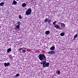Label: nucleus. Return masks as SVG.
I'll return each instance as SVG.
<instances>
[{"label":"nucleus","mask_w":78,"mask_h":78,"mask_svg":"<svg viewBox=\"0 0 78 78\" xmlns=\"http://www.w3.org/2000/svg\"><path fill=\"white\" fill-rule=\"evenodd\" d=\"M38 58L41 61H44V62H42L43 61H42L40 63L41 64H43V68H44L45 67H47L49 66L50 63L49 62H47L46 63V57L44 54H39L38 55Z\"/></svg>","instance_id":"f257e3e1"},{"label":"nucleus","mask_w":78,"mask_h":78,"mask_svg":"<svg viewBox=\"0 0 78 78\" xmlns=\"http://www.w3.org/2000/svg\"><path fill=\"white\" fill-rule=\"evenodd\" d=\"M32 11V10H31V8H29L27 9L26 12V15L27 16H29V15L31 14Z\"/></svg>","instance_id":"f03ea898"},{"label":"nucleus","mask_w":78,"mask_h":78,"mask_svg":"<svg viewBox=\"0 0 78 78\" xmlns=\"http://www.w3.org/2000/svg\"><path fill=\"white\" fill-rule=\"evenodd\" d=\"M49 54H55V51H48L47 52Z\"/></svg>","instance_id":"7ed1b4c3"},{"label":"nucleus","mask_w":78,"mask_h":78,"mask_svg":"<svg viewBox=\"0 0 78 78\" xmlns=\"http://www.w3.org/2000/svg\"><path fill=\"white\" fill-rule=\"evenodd\" d=\"M4 65L5 66V67H6L7 66H9L10 65V63H9V62H8L7 63L5 62L4 63Z\"/></svg>","instance_id":"20e7f679"},{"label":"nucleus","mask_w":78,"mask_h":78,"mask_svg":"<svg viewBox=\"0 0 78 78\" xmlns=\"http://www.w3.org/2000/svg\"><path fill=\"white\" fill-rule=\"evenodd\" d=\"M55 48V45L53 46L51 48H50V50H54Z\"/></svg>","instance_id":"39448f33"},{"label":"nucleus","mask_w":78,"mask_h":78,"mask_svg":"<svg viewBox=\"0 0 78 78\" xmlns=\"http://www.w3.org/2000/svg\"><path fill=\"white\" fill-rule=\"evenodd\" d=\"M17 3V2H16V1H15V0H13V1L12 4V5H16Z\"/></svg>","instance_id":"423d86ee"},{"label":"nucleus","mask_w":78,"mask_h":78,"mask_svg":"<svg viewBox=\"0 0 78 78\" xmlns=\"http://www.w3.org/2000/svg\"><path fill=\"white\" fill-rule=\"evenodd\" d=\"M50 31L49 30H47V31H46V32H45V34L46 35H48L49 34H50Z\"/></svg>","instance_id":"0eeeda50"},{"label":"nucleus","mask_w":78,"mask_h":78,"mask_svg":"<svg viewBox=\"0 0 78 78\" xmlns=\"http://www.w3.org/2000/svg\"><path fill=\"white\" fill-rule=\"evenodd\" d=\"M60 24H61L62 25H61L62 27H63V28H64L65 27H66V26L65 25V24L64 23H61Z\"/></svg>","instance_id":"6e6552de"},{"label":"nucleus","mask_w":78,"mask_h":78,"mask_svg":"<svg viewBox=\"0 0 78 78\" xmlns=\"http://www.w3.org/2000/svg\"><path fill=\"white\" fill-rule=\"evenodd\" d=\"M60 35L61 36H65V33L62 32L60 34Z\"/></svg>","instance_id":"1a4fd4ad"},{"label":"nucleus","mask_w":78,"mask_h":78,"mask_svg":"<svg viewBox=\"0 0 78 78\" xmlns=\"http://www.w3.org/2000/svg\"><path fill=\"white\" fill-rule=\"evenodd\" d=\"M54 27H55V28H60V26H59L58 25H55Z\"/></svg>","instance_id":"9d476101"},{"label":"nucleus","mask_w":78,"mask_h":78,"mask_svg":"<svg viewBox=\"0 0 78 78\" xmlns=\"http://www.w3.org/2000/svg\"><path fill=\"white\" fill-rule=\"evenodd\" d=\"M11 51V48H9L7 49V53H9V52H10V51Z\"/></svg>","instance_id":"9b49d317"},{"label":"nucleus","mask_w":78,"mask_h":78,"mask_svg":"<svg viewBox=\"0 0 78 78\" xmlns=\"http://www.w3.org/2000/svg\"><path fill=\"white\" fill-rule=\"evenodd\" d=\"M3 5H5V3H4V2H1L0 3V5L1 6H3Z\"/></svg>","instance_id":"f8f14e48"},{"label":"nucleus","mask_w":78,"mask_h":78,"mask_svg":"<svg viewBox=\"0 0 78 78\" xmlns=\"http://www.w3.org/2000/svg\"><path fill=\"white\" fill-rule=\"evenodd\" d=\"M27 5V4L25 3H24L22 4V7H25V6Z\"/></svg>","instance_id":"ddd939ff"},{"label":"nucleus","mask_w":78,"mask_h":78,"mask_svg":"<svg viewBox=\"0 0 78 78\" xmlns=\"http://www.w3.org/2000/svg\"><path fill=\"white\" fill-rule=\"evenodd\" d=\"M77 36H78V34L77 33L76 35H75L74 37V39H76V37H77Z\"/></svg>","instance_id":"4468645a"},{"label":"nucleus","mask_w":78,"mask_h":78,"mask_svg":"<svg viewBox=\"0 0 78 78\" xmlns=\"http://www.w3.org/2000/svg\"><path fill=\"white\" fill-rule=\"evenodd\" d=\"M20 23H21L20 22V21H18L17 23H16V24H17L18 25L20 26Z\"/></svg>","instance_id":"2eb2a0df"},{"label":"nucleus","mask_w":78,"mask_h":78,"mask_svg":"<svg viewBox=\"0 0 78 78\" xmlns=\"http://www.w3.org/2000/svg\"><path fill=\"white\" fill-rule=\"evenodd\" d=\"M48 18H46L45 20H44L45 23H46L47 22H48Z\"/></svg>","instance_id":"dca6fc26"},{"label":"nucleus","mask_w":78,"mask_h":78,"mask_svg":"<svg viewBox=\"0 0 78 78\" xmlns=\"http://www.w3.org/2000/svg\"><path fill=\"white\" fill-rule=\"evenodd\" d=\"M21 16L20 15H19V19H22V18H23V17H21Z\"/></svg>","instance_id":"f3484780"},{"label":"nucleus","mask_w":78,"mask_h":78,"mask_svg":"<svg viewBox=\"0 0 78 78\" xmlns=\"http://www.w3.org/2000/svg\"><path fill=\"white\" fill-rule=\"evenodd\" d=\"M16 27L17 29H19V28H20V26L17 25H16Z\"/></svg>","instance_id":"a211bd4d"},{"label":"nucleus","mask_w":78,"mask_h":78,"mask_svg":"<svg viewBox=\"0 0 78 78\" xmlns=\"http://www.w3.org/2000/svg\"><path fill=\"white\" fill-rule=\"evenodd\" d=\"M56 23H57V21H55L54 22H53V25H55Z\"/></svg>","instance_id":"6ab92c4d"},{"label":"nucleus","mask_w":78,"mask_h":78,"mask_svg":"<svg viewBox=\"0 0 78 78\" xmlns=\"http://www.w3.org/2000/svg\"><path fill=\"white\" fill-rule=\"evenodd\" d=\"M23 53H25L26 52V50L25 49H23L22 50Z\"/></svg>","instance_id":"aec40b11"},{"label":"nucleus","mask_w":78,"mask_h":78,"mask_svg":"<svg viewBox=\"0 0 78 78\" xmlns=\"http://www.w3.org/2000/svg\"><path fill=\"white\" fill-rule=\"evenodd\" d=\"M20 76V75H19V74H17L16 75V77H17L18 76Z\"/></svg>","instance_id":"412c9836"},{"label":"nucleus","mask_w":78,"mask_h":78,"mask_svg":"<svg viewBox=\"0 0 78 78\" xmlns=\"http://www.w3.org/2000/svg\"><path fill=\"white\" fill-rule=\"evenodd\" d=\"M48 23H50L51 22V20H48Z\"/></svg>","instance_id":"4be33fe9"},{"label":"nucleus","mask_w":78,"mask_h":78,"mask_svg":"<svg viewBox=\"0 0 78 78\" xmlns=\"http://www.w3.org/2000/svg\"><path fill=\"white\" fill-rule=\"evenodd\" d=\"M23 50V48H19V49H18L19 51H20V50Z\"/></svg>","instance_id":"5701e85b"},{"label":"nucleus","mask_w":78,"mask_h":78,"mask_svg":"<svg viewBox=\"0 0 78 78\" xmlns=\"http://www.w3.org/2000/svg\"><path fill=\"white\" fill-rule=\"evenodd\" d=\"M57 72L58 74H59V73H60V71L58 70L57 71Z\"/></svg>","instance_id":"b1692460"},{"label":"nucleus","mask_w":78,"mask_h":78,"mask_svg":"<svg viewBox=\"0 0 78 78\" xmlns=\"http://www.w3.org/2000/svg\"><path fill=\"white\" fill-rule=\"evenodd\" d=\"M58 28H59V30H61L62 29V28L60 27H59Z\"/></svg>","instance_id":"393cba45"},{"label":"nucleus","mask_w":78,"mask_h":78,"mask_svg":"<svg viewBox=\"0 0 78 78\" xmlns=\"http://www.w3.org/2000/svg\"><path fill=\"white\" fill-rule=\"evenodd\" d=\"M17 77V76H16V75H15V76H14V77Z\"/></svg>","instance_id":"a878e982"},{"label":"nucleus","mask_w":78,"mask_h":78,"mask_svg":"<svg viewBox=\"0 0 78 78\" xmlns=\"http://www.w3.org/2000/svg\"><path fill=\"white\" fill-rule=\"evenodd\" d=\"M16 1H19V0H16Z\"/></svg>","instance_id":"bb28decb"}]
</instances>
